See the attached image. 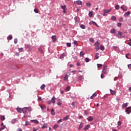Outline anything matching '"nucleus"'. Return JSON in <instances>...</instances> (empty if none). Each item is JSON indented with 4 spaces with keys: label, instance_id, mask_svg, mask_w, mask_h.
Returning a JSON list of instances; mask_svg holds the SVG:
<instances>
[{
    "label": "nucleus",
    "instance_id": "1",
    "mask_svg": "<svg viewBox=\"0 0 131 131\" xmlns=\"http://www.w3.org/2000/svg\"><path fill=\"white\" fill-rule=\"evenodd\" d=\"M45 46H40L38 48V51L41 54H44Z\"/></svg>",
    "mask_w": 131,
    "mask_h": 131
},
{
    "label": "nucleus",
    "instance_id": "2",
    "mask_svg": "<svg viewBox=\"0 0 131 131\" xmlns=\"http://www.w3.org/2000/svg\"><path fill=\"white\" fill-rule=\"evenodd\" d=\"M102 72L103 74H107V66L106 65L103 66V69L102 70Z\"/></svg>",
    "mask_w": 131,
    "mask_h": 131
},
{
    "label": "nucleus",
    "instance_id": "3",
    "mask_svg": "<svg viewBox=\"0 0 131 131\" xmlns=\"http://www.w3.org/2000/svg\"><path fill=\"white\" fill-rule=\"evenodd\" d=\"M125 112L127 113V114H130L131 113V106H129L126 108Z\"/></svg>",
    "mask_w": 131,
    "mask_h": 131
},
{
    "label": "nucleus",
    "instance_id": "4",
    "mask_svg": "<svg viewBox=\"0 0 131 131\" xmlns=\"http://www.w3.org/2000/svg\"><path fill=\"white\" fill-rule=\"evenodd\" d=\"M89 25H95L97 27L99 28V26L97 24V23L94 21H91L89 23Z\"/></svg>",
    "mask_w": 131,
    "mask_h": 131
},
{
    "label": "nucleus",
    "instance_id": "5",
    "mask_svg": "<svg viewBox=\"0 0 131 131\" xmlns=\"http://www.w3.org/2000/svg\"><path fill=\"white\" fill-rule=\"evenodd\" d=\"M121 9L124 11V12H126L127 11V7L124 5H122L121 6Z\"/></svg>",
    "mask_w": 131,
    "mask_h": 131
},
{
    "label": "nucleus",
    "instance_id": "6",
    "mask_svg": "<svg viewBox=\"0 0 131 131\" xmlns=\"http://www.w3.org/2000/svg\"><path fill=\"white\" fill-rule=\"evenodd\" d=\"M118 34L120 35V38H124V37H125V36H124L122 32H121V31H118Z\"/></svg>",
    "mask_w": 131,
    "mask_h": 131
},
{
    "label": "nucleus",
    "instance_id": "7",
    "mask_svg": "<svg viewBox=\"0 0 131 131\" xmlns=\"http://www.w3.org/2000/svg\"><path fill=\"white\" fill-rule=\"evenodd\" d=\"M53 42H56L57 41V36L56 35H53L51 37Z\"/></svg>",
    "mask_w": 131,
    "mask_h": 131
},
{
    "label": "nucleus",
    "instance_id": "8",
    "mask_svg": "<svg viewBox=\"0 0 131 131\" xmlns=\"http://www.w3.org/2000/svg\"><path fill=\"white\" fill-rule=\"evenodd\" d=\"M51 101L53 104H55L56 103V97H55V96H53L51 99Z\"/></svg>",
    "mask_w": 131,
    "mask_h": 131
},
{
    "label": "nucleus",
    "instance_id": "9",
    "mask_svg": "<svg viewBox=\"0 0 131 131\" xmlns=\"http://www.w3.org/2000/svg\"><path fill=\"white\" fill-rule=\"evenodd\" d=\"M31 122H33V123H35V124H38L39 122L37 120H31Z\"/></svg>",
    "mask_w": 131,
    "mask_h": 131
},
{
    "label": "nucleus",
    "instance_id": "10",
    "mask_svg": "<svg viewBox=\"0 0 131 131\" xmlns=\"http://www.w3.org/2000/svg\"><path fill=\"white\" fill-rule=\"evenodd\" d=\"M16 110H17V112H18V113H22L23 108H20V107H17L16 108Z\"/></svg>",
    "mask_w": 131,
    "mask_h": 131
},
{
    "label": "nucleus",
    "instance_id": "11",
    "mask_svg": "<svg viewBox=\"0 0 131 131\" xmlns=\"http://www.w3.org/2000/svg\"><path fill=\"white\" fill-rule=\"evenodd\" d=\"M22 112L24 113V114H27V109L26 108V107L23 108Z\"/></svg>",
    "mask_w": 131,
    "mask_h": 131
},
{
    "label": "nucleus",
    "instance_id": "12",
    "mask_svg": "<svg viewBox=\"0 0 131 131\" xmlns=\"http://www.w3.org/2000/svg\"><path fill=\"white\" fill-rule=\"evenodd\" d=\"M86 119L88 120V121H93V120H94V118H93L92 116H89L86 118Z\"/></svg>",
    "mask_w": 131,
    "mask_h": 131
},
{
    "label": "nucleus",
    "instance_id": "13",
    "mask_svg": "<svg viewBox=\"0 0 131 131\" xmlns=\"http://www.w3.org/2000/svg\"><path fill=\"white\" fill-rule=\"evenodd\" d=\"M91 127V125L89 124L85 126V127L83 128L84 130H87V129H89Z\"/></svg>",
    "mask_w": 131,
    "mask_h": 131
},
{
    "label": "nucleus",
    "instance_id": "14",
    "mask_svg": "<svg viewBox=\"0 0 131 131\" xmlns=\"http://www.w3.org/2000/svg\"><path fill=\"white\" fill-rule=\"evenodd\" d=\"M57 104L58 106H61L62 105V101L61 99H58Z\"/></svg>",
    "mask_w": 131,
    "mask_h": 131
},
{
    "label": "nucleus",
    "instance_id": "15",
    "mask_svg": "<svg viewBox=\"0 0 131 131\" xmlns=\"http://www.w3.org/2000/svg\"><path fill=\"white\" fill-rule=\"evenodd\" d=\"M77 5H78V6H81V5H82V2H81V1H77L76 2Z\"/></svg>",
    "mask_w": 131,
    "mask_h": 131
},
{
    "label": "nucleus",
    "instance_id": "16",
    "mask_svg": "<svg viewBox=\"0 0 131 131\" xmlns=\"http://www.w3.org/2000/svg\"><path fill=\"white\" fill-rule=\"evenodd\" d=\"M83 79V76H82V75L78 77V81H81V80H82Z\"/></svg>",
    "mask_w": 131,
    "mask_h": 131
},
{
    "label": "nucleus",
    "instance_id": "17",
    "mask_svg": "<svg viewBox=\"0 0 131 131\" xmlns=\"http://www.w3.org/2000/svg\"><path fill=\"white\" fill-rule=\"evenodd\" d=\"M112 10V9H111V8L110 9H108V10L104 9V10H103V12H104V13H110V12H111Z\"/></svg>",
    "mask_w": 131,
    "mask_h": 131
},
{
    "label": "nucleus",
    "instance_id": "18",
    "mask_svg": "<svg viewBox=\"0 0 131 131\" xmlns=\"http://www.w3.org/2000/svg\"><path fill=\"white\" fill-rule=\"evenodd\" d=\"M95 97H97V93H94L92 96H91L90 97V99H91L92 100H93V99H94V98H95Z\"/></svg>",
    "mask_w": 131,
    "mask_h": 131
},
{
    "label": "nucleus",
    "instance_id": "19",
    "mask_svg": "<svg viewBox=\"0 0 131 131\" xmlns=\"http://www.w3.org/2000/svg\"><path fill=\"white\" fill-rule=\"evenodd\" d=\"M7 39L8 40H12V39H13V36H12V35H9L7 37Z\"/></svg>",
    "mask_w": 131,
    "mask_h": 131
},
{
    "label": "nucleus",
    "instance_id": "20",
    "mask_svg": "<svg viewBox=\"0 0 131 131\" xmlns=\"http://www.w3.org/2000/svg\"><path fill=\"white\" fill-rule=\"evenodd\" d=\"M110 32L111 33L116 34V30L115 29L111 30Z\"/></svg>",
    "mask_w": 131,
    "mask_h": 131
},
{
    "label": "nucleus",
    "instance_id": "21",
    "mask_svg": "<svg viewBox=\"0 0 131 131\" xmlns=\"http://www.w3.org/2000/svg\"><path fill=\"white\" fill-rule=\"evenodd\" d=\"M82 126H83V123L81 122L80 123L78 129L80 130L81 129H82Z\"/></svg>",
    "mask_w": 131,
    "mask_h": 131
},
{
    "label": "nucleus",
    "instance_id": "22",
    "mask_svg": "<svg viewBox=\"0 0 131 131\" xmlns=\"http://www.w3.org/2000/svg\"><path fill=\"white\" fill-rule=\"evenodd\" d=\"M94 46H96L97 47V48H99V46H100V42H99V41H97L95 43Z\"/></svg>",
    "mask_w": 131,
    "mask_h": 131
},
{
    "label": "nucleus",
    "instance_id": "23",
    "mask_svg": "<svg viewBox=\"0 0 131 131\" xmlns=\"http://www.w3.org/2000/svg\"><path fill=\"white\" fill-rule=\"evenodd\" d=\"M127 105H128V103H123L122 105V108H125V107H127Z\"/></svg>",
    "mask_w": 131,
    "mask_h": 131
},
{
    "label": "nucleus",
    "instance_id": "24",
    "mask_svg": "<svg viewBox=\"0 0 131 131\" xmlns=\"http://www.w3.org/2000/svg\"><path fill=\"white\" fill-rule=\"evenodd\" d=\"M63 79L65 81H67V80H68V75L66 74L64 77Z\"/></svg>",
    "mask_w": 131,
    "mask_h": 131
},
{
    "label": "nucleus",
    "instance_id": "25",
    "mask_svg": "<svg viewBox=\"0 0 131 131\" xmlns=\"http://www.w3.org/2000/svg\"><path fill=\"white\" fill-rule=\"evenodd\" d=\"M110 93H111V95H112L113 96H114V95H115V91H113L112 89H110Z\"/></svg>",
    "mask_w": 131,
    "mask_h": 131
},
{
    "label": "nucleus",
    "instance_id": "26",
    "mask_svg": "<svg viewBox=\"0 0 131 131\" xmlns=\"http://www.w3.org/2000/svg\"><path fill=\"white\" fill-rule=\"evenodd\" d=\"M0 119L1 120H2V121H4V120L6 119V117H5V116H1L0 117Z\"/></svg>",
    "mask_w": 131,
    "mask_h": 131
},
{
    "label": "nucleus",
    "instance_id": "27",
    "mask_svg": "<svg viewBox=\"0 0 131 131\" xmlns=\"http://www.w3.org/2000/svg\"><path fill=\"white\" fill-rule=\"evenodd\" d=\"M16 121H17V119H12V120H11V123H12V124H15V122H16Z\"/></svg>",
    "mask_w": 131,
    "mask_h": 131
},
{
    "label": "nucleus",
    "instance_id": "28",
    "mask_svg": "<svg viewBox=\"0 0 131 131\" xmlns=\"http://www.w3.org/2000/svg\"><path fill=\"white\" fill-rule=\"evenodd\" d=\"M59 127V125L58 124H55L53 126V129H57Z\"/></svg>",
    "mask_w": 131,
    "mask_h": 131
},
{
    "label": "nucleus",
    "instance_id": "29",
    "mask_svg": "<svg viewBox=\"0 0 131 131\" xmlns=\"http://www.w3.org/2000/svg\"><path fill=\"white\" fill-rule=\"evenodd\" d=\"M45 88H46V84H42L40 86V89L42 90H45Z\"/></svg>",
    "mask_w": 131,
    "mask_h": 131
},
{
    "label": "nucleus",
    "instance_id": "30",
    "mask_svg": "<svg viewBox=\"0 0 131 131\" xmlns=\"http://www.w3.org/2000/svg\"><path fill=\"white\" fill-rule=\"evenodd\" d=\"M94 14H93V11H90L89 13V15L90 17V18H92V17H93V15Z\"/></svg>",
    "mask_w": 131,
    "mask_h": 131
},
{
    "label": "nucleus",
    "instance_id": "31",
    "mask_svg": "<svg viewBox=\"0 0 131 131\" xmlns=\"http://www.w3.org/2000/svg\"><path fill=\"white\" fill-rule=\"evenodd\" d=\"M130 12L128 11V12H126V13H124V16H125V17H126V16H129V15H130Z\"/></svg>",
    "mask_w": 131,
    "mask_h": 131
},
{
    "label": "nucleus",
    "instance_id": "32",
    "mask_svg": "<svg viewBox=\"0 0 131 131\" xmlns=\"http://www.w3.org/2000/svg\"><path fill=\"white\" fill-rule=\"evenodd\" d=\"M47 126H48V124L44 123L43 126H42V128L43 129L47 128Z\"/></svg>",
    "mask_w": 131,
    "mask_h": 131
},
{
    "label": "nucleus",
    "instance_id": "33",
    "mask_svg": "<svg viewBox=\"0 0 131 131\" xmlns=\"http://www.w3.org/2000/svg\"><path fill=\"white\" fill-rule=\"evenodd\" d=\"M68 119H69V115H67L66 117L63 118V120L66 121L68 120Z\"/></svg>",
    "mask_w": 131,
    "mask_h": 131
},
{
    "label": "nucleus",
    "instance_id": "34",
    "mask_svg": "<svg viewBox=\"0 0 131 131\" xmlns=\"http://www.w3.org/2000/svg\"><path fill=\"white\" fill-rule=\"evenodd\" d=\"M121 124H122V123H121V121H119L117 122V126H121Z\"/></svg>",
    "mask_w": 131,
    "mask_h": 131
},
{
    "label": "nucleus",
    "instance_id": "35",
    "mask_svg": "<svg viewBox=\"0 0 131 131\" xmlns=\"http://www.w3.org/2000/svg\"><path fill=\"white\" fill-rule=\"evenodd\" d=\"M26 108L27 109V110H28V111H29L30 112H31V111H32V108H31V107H26Z\"/></svg>",
    "mask_w": 131,
    "mask_h": 131
},
{
    "label": "nucleus",
    "instance_id": "36",
    "mask_svg": "<svg viewBox=\"0 0 131 131\" xmlns=\"http://www.w3.org/2000/svg\"><path fill=\"white\" fill-rule=\"evenodd\" d=\"M80 27L82 28V29H85V25H81Z\"/></svg>",
    "mask_w": 131,
    "mask_h": 131
},
{
    "label": "nucleus",
    "instance_id": "37",
    "mask_svg": "<svg viewBox=\"0 0 131 131\" xmlns=\"http://www.w3.org/2000/svg\"><path fill=\"white\" fill-rule=\"evenodd\" d=\"M111 19L113 21H116V17L115 16H112Z\"/></svg>",
    "mask_w": 131,
    "mask_h": 131
},
{
    "label": "nucleus",
    "instance_id": "38",
    "mask_svg": "<svg viewBox=\"0 0 131 131\" xmlns=\"http://www.w3.org/2000/svg\"><path fill=\"white\" fill-rule=\"evenodd\" d=\"M90 41L91 42H92L93 43H94L95 42V40L93 38H90Z\"/></svg>",
    "mask_w": 131,
    "mask_h": 131
},
{
    "label": "nucleus",
    "instance_id": "39",
    "mask_svg": "<svg viewBox=\"0 0 131 131\" xmlns=\"http://www.w3.org/2000/svg\"><path fill=\"white\" fill-rule=\"evenodd\" d=\"M51 114L52 115H55V110L54 109H52L51 110Z\"/></svg>",
    "mask_w": 131,
    "mask_h": 131
},
{
    "label": "nucleus",
    "instance_id": "40",
    "mask_svg": "<svg viewBox=\"0 0 131 131\" xmlns=\"http://www.w3.org/2000/svg\"><path fill=\"white\" fill-rule=\"evenodd\" d=\"M28 125H30V123L27 121H26L25 126H28Z\"/></svg>",
    "mask_w": 131,
    "mask_h": 131
},
{
    "label": "nucleus",
    "instance_id": "41",
    "mask_svg": "<svg viewBox=\"0 0 131 131\" xmlns=\"http://www.w3.org/2000/svg\"><path fill=\"white\" fill-rule=\"evenodd\" d=\"M61 9H62V10H66V5H64V6H60Z\"/></svg>",
    "mask_w": 131,
    "mask_h": 131
},
{
    "label": "nucleus",
    "instance_id": "42",
    "mask_svg": "<svg viewBox=\"0 0 131 131\" xmlns=\"http://www.w3.org/2000/svg\"><path fill=\"white\" fill-rule=\"evenodd\" d=\"M100 50H101V51H104V50H105V47H104V46H103V45H101L100 46Z\"/></svg>",
    "mask_w": 131,
    "mask_h": 131
},
{
    "label": "nucleus",
    "instance_id": "43",
    "mask_svg": "<svg viewBox=\"0 0 131 131\" xmlns=\"http://www.w3.org/2000/svg\"><path fill=\"white\" fill-rule=\"evenodd\" d=\"M80 57H83V56H84V53H83V52H82V51L80 52Z\"/></svg>",
    "mask_w": 131,
    "mask_h": 131
},
{
    "label": "nucleus",
    "instance_id": "44",
    "mask_svg": "<svg viewBox=\"0 0 131 131\" xmlns=\"http://www.w3.org/2000/svg\"><path fill=\"white\" fill-rule=\"evenodd\" d=\"M113 50H114V51H117V49H118V47L117 46H114L113 47Z\"/></svg>",
    "mask_w": 131,
    "mask_h": 131
},
{
    "label": "nucleus",
    "instance_id": "45",
    "mask_svg": "<svg viewBox=\"0 0 131 131\" xmlns=\"http://www.w3.org/2000/svg\"><path fill=\"white\" fill-rule=\"evenodd\" d=\"M77 19H78V17H77V16H75L74 17V20L75 22H78V23H79V21H77Z\"/></svg>",
    "mask_w": 131,
    "mask_h": 131
},
{
    "label": "nucleus",
    "instance_id": "46",
    "mask_svg": "<svg viewBox=\"0 0 131 131\" xmlns=\"http://www.w3.org/2000/svg\"><path fill=\"white\" fill-rule=\"evenodd\" d=\"M95 58H96V59L99 58V53H96Z\"/></svg>",
    "mask_w": 131,
    "mask_h": 131
},
{
    "label": "nucleus",
    "instance_id": "47",
    "mask_svg": "<svg viewBox=\"0 0 131 131\" xmlns=\"http://www.w3.org/2000/svg\"><path fill=\"white\" fill-rule=\"evenodd\" d=\"M116 10H119V5H117L115 6Z\"/></svg>",
    "mask_w": 131,
    "mask_h": 131
},
{
    "label": "nucleus",
    "instance_id": "48",
    "mask_svg": "<svg viewBox=\"0 0 131 131\" xmlns=\"http://www.w3.org/2000/svg\"><path fill=\"white\" fill-rule=\"evenodd\" d=\"M102 66H103V64H99V63L97 64L98 68H101V67H102Z\"/></svg>",
    "mask_w": 131,
    "mask_h": 131
},
{
    "label": "nucleus",
    "instance_id": "49",
    "mask_svg": "<svg viewBox=\"0 0 131 131\" xmlns=\"http://www.w3.org/2000/svg\"><path fill=\"white\" fill-rule=\"evenodd\" d=\"M85 62H86V63L89 62V61H90V58H89L88 57L85 58Z\"/></svg>",
    "mask_w": 131,
    "mask_h": 131
},
{
    "label": "nucleus",
    "instance_id": "50",
    "mask_svg": "<svg viewBox=\"0 0 131 131\" xmlns=\"http://www.w3.org/2000/svg\"><path fill=\"white\" fill-rule=\"evenodd\" d=\"M67 47H68V48H70V47H71V43H67Z\"/></svg>",
    "mask_w": 131,
    "mask_h": 131
},
{
    "label": "nucleus",
    "instance_id": "51",
    "mask_svg": "<svg viewBox=\"0 0 131 131\" xmlns=\"http://www.w3.org/2000/svg\"><path fill=\"white\" fill-rule=\"evenodd\" d=\"M40 108L42 110H45V109H46V105L41 106Z\"/></svg>",
    "mask_w": 131,
    "mask_h": 131
},
{
    "label": "nucleus",
    "instance_id": "52",
    "mask_svg": "<svg viewBox=\"0 0 131 131\" xmlns=\"http://www.w3.org/2000/svg\"><path fill=\"white\" fill-rule=\"evenodd\" d=\"M122 25V24H121V23H118L117 26H118V27H121Z\"/></svg>",
    "mask_w": 131,
    "mask_h": 131
},
{
    "label": "nucleus",
    "instance_id": "53",
    "mask_svg": "<svg viewBox=\"0 0 131 131\" xmlns=\"http://www.w3.org/2000/svg\"><path fill=\"white\" fill-rule=\"evenodd\" d=\"M6 128V126H4L3 127H2L0 128V131L3 130V129H5Z\"/></svg>",
    "mask_w": 131,
    "mask_h": 131
},
{
    "label": "nucleus",
    "instance_id": "54",
    "mask_svg": "<svg viewBox=\"0 0 131 131\" xmlns=\"http://www.w3.org/2000/svg\"><path fill=\"white\" fill-rule=\"evenodd\" d=\"M14 42L15 44L17 43L18 42V39L15 38L14 40Z\"/></svg>",
    "mask_w": 131,
    "mask_h": 131
},
{
    "label": "nucleus",
    "instance_id": "55",
    "mask_svg": "<svg viewBox=\"0 0 131 131\" xmlns=\"http://www.w3.org/2000/svg\"><path fill=\"white\" fill-rule=\"evenodd\" d=\"M67 92H69V91H70V86H68L66 88Z\"/></svg>",
    "mask_w": 131,
    "mask_h": 131
},
{
    "label": "nucleus",
    "instance_id": "56",
    "mask_svg": "<svg viewBox=\"0 0 131 131\" xmlns=\"http://www.w3.org/2000/svg\"><path fill=\"white\" fill-rule=\"evenodd\" d=\"M119 21L120 22H123V17H121L119 18Z\"/></svg>",
    "mask_w": 131,
    "mask_h": 131
},
{
    "label": "nucleus",
    "instance_id": "57",
    "mask_svg": "<svg viewBox=\"0 0 131 131\" xmlns=\"http://www.w3.org/2000/svg\"><path fill=\"white\" fill-rule=\"evenodd\" d=\"M91 5H92L90 3H86V7H89L90 8Z\"/></svg>",
    "mask_w": 131,
    "mask_h": 131
},
{
    "label": "nucleus",
    "instance_id": "58",
    "mask_svg": "<svg viewBox=\"0 0 131 131\" xmlns=\"http://www.w3.org/2000/svg\"><path fill=\"white\" fill-rule=\"evenodd\" d=\"M74 44L75 45V46H77V45H78V42H77L76 40H75L74 41Z\"/></svg>",
    "mask_w": 131,
    "mask_h": 131
},
{
    "label": "nucleus",
    "instance_id": "59",
    "mask_svg": "<svg viewBox=\"0 0 131 131\" xmlns=\"http://www.w3.org/2000/svg\"><path fill=\"white\" fill-rule=\"evenodd\" d=\"M18 51L20 52H23V48H19Z\"/></svg>",
    "mask_w": 131,
    "mask_h": 131
},
{
    "label": "nucleus",
    "instance_id": "60",
    "mask_svg": "<svg viewBox=\"0 0 131 131\" xmlns=\"http://www.w3.org/2000/svg\"><path fill=\"white\" fill-rule=\"evenodd\" d=\"M77 66H81V64L80 62H77L76 63Z\"/></svg>",
    "mask_w": 131,
    "mask_h": 131
},
{
    "label": "nucleus",
    "instance_id": "61",
    "mask_svg": "<svg viewBox=\"0 0 131 131\" xmlns=\"http://www.w3.org/2000/svg\"><path fill=\"white\" fill-rule=\"evenodd\" d=\"M34 11L35 12V13H38V10H37L36 9H35L34 10Z\"/></svg>",
    "mask_w": 131,
    "mask_h": 131
},
{
    "label": "nucleus",
    "instance_id": "62",
    "mask_svg": "<svg viewBox=\"0 0 131 131\" xmlns=\"http://www.w3.org/2000/svg\"><path fill=\"white\" fill-rule=\"evenodd\" d=\"M116 99L117 101H118V102L120 101V97H117Z\"/></svg>",
    "mask_w": 131,
    "mask_h": 131
},
{
    "label": "nucleus",
    "instance_id": "63",
    "mask_svg": "<svg viewBox=\"0 0 131 131\" xmlns=\"http://www.w3.org/2000/svg\"><path fill=\"white\" fill-rule=\"evenodd\" d=\"M60 122H62V119H60L57 121V123H60Z\"/></svg>",
    "mask_w": 131,
    "mask_h": 131
},
{
    "label": "nucleus",
    "instance_id": "64",
    "mask_svg": "<svg viewBox=\"0 0 131 131\" xmlns=\"http://www.w3.org/2000/svg\"><path fill=\"white\" fill-rule=\"evenodd\" d=\"M104 74H105L102 73L101 74V78H102V79L104 78Z\"/></svg>",
    "mask_w": 131,
    "mask_h": 131
}]
</instances>
